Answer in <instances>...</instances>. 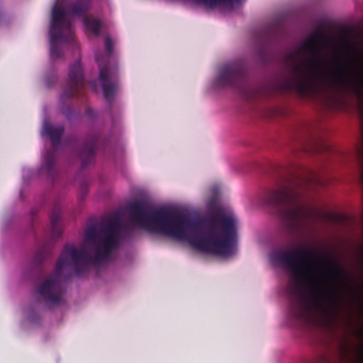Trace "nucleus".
Instances as JSON below:
<instances>
[{"label": "nucleus", "mask_w": 363, "mask_h": 363, "mask_svg": "<svg viewBox=\"0 0 363 363\" xmlns=\"http://www.w3.org/2000/svg\"><path fill=\"white\" fill-rule=\"evenodd\" d=\"M128 209L130 220L149 233L188 239L192 247L203 252L226 256L235 250L237 220L220 208L195 220L166 208L152 209L144 201L129 203Z\"/></svg>", "instance_id": "f257e3e1"}, {"label": "nucleus", "mask_w": 363, "mask_h": 363, "mask_svg": "<svg viewBox=\"0 0 363 363\" xmlns=\"http://www.w3.org/2000/svg\"><path fill=\"white\" fill-rule=\"evenodd\" d=\"M122 228L120 216L114 214L99 228L92 225L85 230L83 244L79 247L66 244L56 263L54 273L38 287V293L46 302L58 305L62 301L65 288L62 284L63 269L72 265L75 274L81 277L91 266L106 264L112 251L117 248Z\"/></svg>", "instance_id": "f03ea898"}, {"label": "nucleus", "mask_w": 363, "mask_h": 363, "mask_svg": "<svg viewBox=\"0 0 363 363\" xmlns=\"http://www.w3.org/2000/svg\"><path fill=\"white\" fill-rule=\"evenodd\" d=\"M272 258L286 267L292 273L296 286L294 293L296 298L290 303V312L296 320L306 321L310 316L311 306L325 310L323 301L333 309L338 307L339 300L330 287L315 290L309 301L304 290L303 282L311 281L315 272V259H322L323 255L317 254L306 247L295 248L289 252H279L272 255Z\"/></svg>", "instance_id": "7ed1b4c3"}, {"label": "nucleus", "mask_w": 363, "mask_h": 363, "mask_svg": "<svg viewBox=\"0 0 363 363\" xmlns=\"http://www.w3.org/2000/svg\"><path fill=\"white\" fill-rule=\"evenodd\" d=\"M301 194L296 184L287 182L277 189L269 190L265 203L274 208L280 219L290 230H302L311 216V211L301 201Z\"/></svg>", "instance_id": "20e7f679"}, {"label": "nucleus", "mask_w": 363, "mask_h": 363, "mask_svg": "<svg viewBox=\"0 0 363 363\" xmlns=\"http://www.w3.org/2000/svg\"><path fill=\"white\" fill-rule=\"evenodd\" d=\"M91 0H77L69 3L66 9L58 4H55L52 11L50 27V56L52 59L61 57L62 52L58 43L63 42L72 37V22L66 13L82 16L91 8Z\"/></svg>", "instance_id": "39448f33"}, {"label": "nucleus", "mask_w": 363, "mask_h": 363, "mask_svg": "<svg viewBox=\"0 0 363 363\" xmlns=\"http://www.w3.org/2000/svg\"><path fill=\"white\" fill-rule=\"evenodd\" d=\"M86 86V80L80 60L69 65L68 79L63 93L60 96V101L65 103L74 97L82 96Z\"/></svg>", "instance_id": "423d86ee"}, {"label": "nucleus", "mask_w": 363, "mask_h": 363, "mask_svg": "<svg viewBox=\"0 0 363 363\" xmlns=\"http://www.w3.org/2000/svg\"><path fill=\"white\" fill-rule=\"evenodd\" d=\"M245 79L244 67L240 62H233L221 67L216 78L219 86L239 88Z\"/></svg>", "instance_id": "0eeeda50"}, {"label": "nucleus", "mask_w": 363, "mask_h": 363, "mask_svg": "<svg viewBox=\"0 0 363 363\" xmlns=\"http://www.w3.org/2000/svg\"><path fill=\"white\" fill-rule=\"evenodd\" d=\"M99 78L101 82L104 96L111 104L118 87L117 72L111 71L107 65H103L101 62H99Z\"/></svg>", "instance_id": "6e6552de"}, {"label": "nucleus", "mask_w": 363, "mask_h": 363, "mask_svg": "<svg viewBox=\"0 0 363 363\" xmlns=\"http://www.w3.org/2000/svg\"><path fill=\"white\" fill-rule=\"evenodd\" d=\"M101 144L104 146L101 136L99 133H91L87 135L84 144L79 152V155L84 167L87 166L94 158L96 149Z\"/></svg>", "instance_id": "1a4fd4ad"}, {"label": "nucleus", "mask_w": 363, "mask_h": 363, "mask_svg": "<svg viewBox=\"0 0 363 363\" xmlns=\"http://www.w3.org/2000/svg\"><path fill=\"white\" fill-rule=\"evenodd\" d=\"M299 136L307 141L311 147H306V149L311 148L315 152H330L331 147L322 139L315 136L314 130L310 124H303L298 130Z\"/></svg>", "instance_id": "9d476101"}, {"label": "nucleus", "mask_w": 363, "mask_h": 363, "mask_svg": "<svg viewBox=\"0 0 363 363\" xmlns=\"http://www.w3.org/2000/svg\"><path fill=\"white\" fill-rule=\"evenodd\" d=\"M324 264L328 269L330 277L333 280L341 284L347 289L350 288L348 274L336 259L330 255H327L324 257Z\"/></svg>", "instance_id": "9b49d317"}, {"label": "nucleus", "mask_w": 363, "mask_h": 363, "mask_svg": "<svg viewBox=\"0 0 363 363\" xmlns=\"http://www.w3.org/2000/svg\"><path fill=\"white\" fill-rule=\"evenodd\" d=\"M64 131L63 125L54 126L48 122H45L43 126V134L50 138L55 149L59 147Z\"/></svg>", "instance_id": "f8f14e48"}, {"label": "nucleus", "mask_w": 363, "mask_h": 363, "mask_svg": "<svg viewBox=\"0 0 363 363\" xmlns=\"http://www.w3.org/2000/svg\"><path fill=\"white\" fill-rule=\"evenodd\" d=\"M61 206L56 203L51 212L50 218L51 223V236L55 240L61 237L62 234V227L60 224L61 220Z\"/></svg>", "instance_id": "ddd939ff"}, {"label": "nucleus", "mask_w": 363, "mask_h": 363, "mask_svg": "<svg viewBox=\"0 0 363 363\" xmlns=\"http://www.w3.org/2000/svg\"><path fill=\"white\" fill-rule=\"evenodd\" d=\"M85 28L95 35H99L102 27L101 21L92 16H85L83 19Z\"/></svg>", "instance_id": "4468645a"}, {"label": "nucleus", "mask_w": 363, "mask_h": 363, "mask_svg": "<svg viewBox=\"0 0 363 363\" xmlns=\"http://www.w3.org/2000/svg\"><path fill=\"white\" fill-rule=\"evenodd\" d=\"M56 162L55 154L54 151L48 150L45 156L44 164L45 171L49 177L54 179L55 174V165Z\"/></svg>", "instance_id": "2eb2a0df"}, {"label": "nucleus", "mask_w": 363, "mask_h": 363, "mask_svg": "<svg viewBox=\"0 0 363 363\" xmlns=\"http://www.w3.org/2000/svg\"><path fill=\"white\" fill-rule=\"evenodd\" d=\"M197 3L203 4L207 7L213 8L218 5L234 2L239 3L241 1H245V0H196Z\"/></svg>", "instance_id": "dca6fc26"}, {"label": "nucleus", "mask_w": 363, "mask_h": 363, "mask_svg": "<svg viewBox=\"0 0 363 363\" xmlns=\"http://www.w3.org/2000/svg\"><path fill=\"white\" fill-rule=\"evenodd\" d=\"M357 157L359 160V180L363 186V133L361 144L357 150Z\"/></svg>", "instance_id": "f3484780"}, {"label": "nucleus", "mask_w": 363, "mask_h": 363, "mask_svg": "<svg viewBox=\"0 0 363 363\" xmlns=\"http://www.w3.org/2000/svg\"><path fill=\"white\" fill-rule=\"evenodd\" d=\"M47 254H48V252L44 248L38 251L33 257L34 263L35 264L40 265L43 262L44 259H45Z\"/></svg>", "instance_id": "a211bd4d"}, {"label": "nucleus", "mask_w": 363, "mask_h": 363, "mask_svg": "<svg viewBox=\"0 0 363 363\" xmlns=\"http://www.w3.org/2000/svg\"><path fill=\"white\" fill-rule=\"evenodd\" d=\"M104 43H105L106 52L107 53V55L108 56H111L113 52V48H114L113 42L110 37L107 36L104 39Z\"/></svg>", "instance_id": "6ab92c4d"}, {"label": "nucleus", "mask_w": 363, "mask_h": 363, "mask_svg": "<svg viewBox=\"0 0 363 363\" xmlns=\"http://www.w3.org/2000/svg\"><path fill=\"white\" fill-rule=\"evenodd\" d=\"M62 113L68 120L72 119L73 111L70 106H67L62 107Z\"/></svg>", "instance_id": "aec40b11"}, {"label": "nucleus", "mask_w": 363, "mask_h": 363, "mask_svg": "<svg viewBox=\"0 0 363 363\" xmlns=\"http://www.w3.org/2000/svg\"><path fill=\"white\" fill-rule=\"evenodd\" d=\"M357 358L358 363H363V344L357 350Z\"/></svg>", "instance_id": "412c9836"}, {"label": "nucleus", "mask_w": 363, "mask_h": 363, "mask_svg": "<svg viewBox=\"0 0 363 363\" xmlns=\"http://www.w3.org/2000/svg\"><path fill=\"white\" fill-rule=\"evenodd\" d=\"M271 32L270 29H267L264 31L263 34L262 35V36L259 37L262 40H263L264 42H266L268 40V38H269V33Z\"/></svg>", "instance_id": "4be33fe9"}, {"label": "nucleus", "mask_w": 363, "mask_h": 363, "mask_svg": "<svg viewBox=\"0 0 363 363\" xmlns=\"http://www.w3.org/2000/svg\"><path fill=\"white\" fill-rule=\"evenodd\" d=\"M86 115L90 118H93L94 116V111L91 108H87L85 111Z\"/></svg>", "instance_id": "5701e85b"}, {"label": "nucleus", "mask_w": 363, "mask_h": 363, "mask_svg": "<svg viewBox=\"0 0 363 363\" xmlns=\"http://www.w3.org/2000/svg\"><path fill=\"white\" fill-rule=\"evenodd\" d=\"M326 216L329 219H333V220H336L340 219V216L338 215H335V214L327 213Z\"/></svg>", "instance_id": "b1692460"}, {"label": "nucleus", "mask_w": 363, "mask_h": 363, "mask_svg": "<svg viewBox=\"0 0 363 363\" xmlns=\"http://www.w3.org/2000/svg\"><path fill=\"white\" fill-rule=\"evenodd\" d=\"M89 84H90L91 87L93 89H96V82L95 80L89 82Z\"/></svg>", "instance_id": "393cba45"}, {"label": "nucleus", "mask_w": 363, "mask_h": 363, "mask_svg": "<svg viewBox=\"0 0 363 363\" xmlns=\"http://www.w3.org/2000/svg\"><path fill=\"white\" fill-rule=\"evenodd\" d=\"M272 112H273L272 113V115H275V114L278 113V111L277 110H273Z\"/></svg>", "instance_id": "a878e982"}]
</instances>
